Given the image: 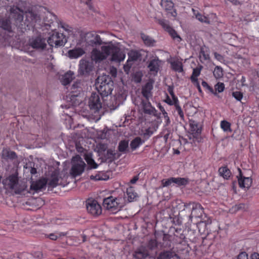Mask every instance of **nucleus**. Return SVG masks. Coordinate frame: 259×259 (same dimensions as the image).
<instances>
[{"mask_svg": "<svg viewBox=\"0 0 259 259\" xmlns=\"http://www.w3.org/2000/svg\"><path fill=\"white\" fill-rule=\"evenodd\" d=\"M231 124L226 121L223 120L221 122V127L225 132H231Z\"/></svg>", "mask_w": 259, "mask_h": 259, "instance_id": "nucleus-42", "label": "nucleus"}, {"mask_svg": "<svg viewBox=\"0 0 259 259\" xmlns=\"http://www.w3.org/2000/svg\"><path fill=\"white\" fill-rule=\"evenodd\" d=\"M159 109L162 112V113L164 116V119L166 121V124L168 125L170 123V119L168 116L167 113H166V112L165 111V110H164V109L163 107H162L161 106H159Z\"/></svg>", "mask_w": 259, "mask_h": 259, "instance_id": "nucleus-49", "label": "nucleus"}, {"mask_svg": "<svg viewBox=\"0 0 259 259\" xmlns=\"http://www.w3.org/2000/svg\"><path fill=\"white\" fill-rule=\"evenodd\" d=\"M174 257H176L178 259L179 258V256L175 251L171 250H164L159 253L156 259H171Z\"/></svg>", "mask_w": 259, "mask_h": 259, "instance_id": "nucleus-21", "label": "nucleus"}, {"mask_svg": "<svg viewBox=\"0 0 259 259\" xmlns=\"http://www.w3.org/2000/svg\"><path fill=\"white\" fill-rule=\"evenodd\" d=\"M47 180L49 188H54L58 185H63V179L57 170H55L51 174Z\"/></svg>", "mask_w": 259, "mask_h": 259, "instance_id": "nucleus-11", "label": "nucleus"}, {"mask_svg": "<svg viewBox=\"0 0 259 259\" xmlns=\"http://www.w3.org/2000/svg\"><path fill=\"white\" fill-rule=\"evenodd\" d=\"M70 175L74 177L80 176L84 171L86 164L79 155H76L71 159Z\"/></svg>", "mask_w": 259, "mask_h": 259, "instance_id": "nucleus-5", "label": "nucleus"}, {"mask_svg": "<svg viewBox=\"0 0 259 259\" xmlns=\"http://www.w3.org/2000/svg\"><path fill=\"white\" fill-rule=\"evenodd\" d=\"M47 182L46 179H40L38 181L33 182L31 183L30 188L36 191L41 190L46 185Z\"/></svg>", "mask_w": 259, "mask_h": 259, "instance_id": "nucleus-22", "label": "nucleus"}, {"mask_svg": "<svg viewBox=\"0 0 259 259\" xmlns=\"http://www.w3.org/2000/svg\"><path fill=\"white\" fill-rule=\"evenodd\" d=\"M132 65V63L130 62V63H128V61H127L126 64H125L124 65L123 68H124V71L126 72L128 71L130 69Z\"/></svg>", "mask_w": 259, "mask_h": 259, "instance_id": "nucleus-59", "label": "nucleus"}, {"mask_svg": "<svg viewBox=\"0 0 259 259\" xmlns=\"http://www.w3.org/2000/svg\"><path fill=\"white\" fill-rule=\"evenodd\" d=\"M174 184L178 186H185L188 183V179L184 178H173Z\"/></svg>", "mask_w": 259, "mask_h": 259, "instance_id": "nucleus-37", "label": "nucleus"}, {"mask_svg": "<svg viewBox=\"0 0 259 259\" xmlns=\"http://www.w3.org/2000/svg\"><path fill=\"white\" fill-rule=\"evenodd\" d=\"M149 255V251L147 248L144 246L138 248L133 255L134 259H146Z\"/></svg>", "mask_w": 259, "mask_h": 259, "instance_id": "nucleus-17", "label": "nucleus"}, {"mask_svg": "<svg viewBox=\"0 0 259 259\" xmlns=\"http://www.w3.org/2000/svg\"><path fill=\"white\" fill-rule=\"evenodd\" d=\"M119 200V198L110 196L104 199L103 206L106 209L111 211L113 213H115L120 210L121 207L120 205V202Z\"/></svg>", "mask_w": 259, "mask_h": 259, "instance_id": "nucleus-7", "label": "nucleus"}, {"mask_svg": "<svg viewBox=\"0 0 259 259\" xmlns=\"http://www.w3.org/2000/svg\"><path fill=\"white\" fill-rule=\"evenodd\" d=\"M42 16L43 17L44 24L49 27L53 25L54 23L56 20V16L49 12L45 13L43 15H41V17Z\"/></svg>", "mask_w": 259, "mask_h": 259, "instance_id": "nucleus-20", "label": "nucleus"}, {"mask_svg": "<svg viewBox=\"0 0 259 259\" xmlns=\"http://www.w3.org/2000/svg\"><path fill=\"white\" fill-rule=\"evenodd\" d=\"M166 102L169 105H174V101L173 100L172 101L171 100L169 97H167V98L166 99Z\"/></svg>", "mask_w": 259, "mask_h": 259, "instance_id": "nucleus-63", "label": "nucleus"}, {"mask_svg": "<svg viewBox=\"0 0 259 259\" xmlns=\"http://www.w3.org/2000/svg\"><path fill=\"white\" fill-rule=\"evenodd\" d=\"M16 157V153L13 151L4 150L2 152V158L5 159H13Z\"/></svg>", "mask_w": 259, "mask_h": 259, "instance_id": "nucleus-35", "label": "nucleus"}, {"mask_svg": "<svg viewBox=\"0 0 259 259\" xmlns=\"http://www.w3.org/2000/svg\"><path fill=\"white\" fill-rule=\"evenodd\" d=\"M102 102L99 93H93L89 101V106L91 110L95 113L102 108Z\"/></svg>", "mask_w": 259, "mask_h": 259, "instance_id": "nucleus-13", "label": "nucleus"}, {"mask_svg": "<svg viewBox=\"0 0 259 259\" xmlns=\"http://www.w3.org/2000/svg\"><path fill=\"white\" fill-rule=\"evenodd\" d=\"M108 50L109 56L111 55V61L120 62L125 59V54L121 50L118 43L108 42Z\"/></svg>", "mask_w": 259, "mask_h": 259, "instance_id": "nucleus-4", "label": "nucleus"}, {"mask_svg": "<svg viewBox=\"0 0 259 259\" xmlns=\"http://www.w3.org/2000/svg\"><path fill=\"white\" fill-rule=\"evenodd\" d=\"M48 237L52 240H56L59 238V236L57 235V234L51 233L48 236Z\"/></svg>", "mask_w": 259, "mask_h": 259, "instance_id": "nucleus-58", "label": "nucleus"}, {"mask_svg": "<svg viewBox=\"0 0 259 259\" xmlns=\"http://www.w3.org/2000/svg\"><path fill=\"white\" fill-rule=\"evenodd\" d=\"M211 224V221L209 220L200 221L197 224L198 229L200 234H208L207 225Z\"/></svg>", "mask_w": 259, "mask_h": 259, "instance_id": "nucleus-25", "label": "nucleus"}, {"mask_svg": "<svg viewBox=\"0 0 259 259\" xmlns=\"http://www.w3.org/2000/svg\"><path fill=\"white\" fill-rule=\"evenodd\" d=\"M90 179L91 180H105L108 179V178H103V177L101 176L100 174H98V175H96V176L91 175L90 176Z\"/></svg>", "mask_w": 259, "mask_h": 259, "instance_id": "nucleus-54", "label": "nucleus"}, {"mask_svg": "<svg viewBox=\"0 0 259 259\" xmlns=\"http://www.w3.org/2000/svg\"><path fill=\"white\" fill-rule=\"evenodd\" d=\"M219 172L220 175L225 179H228L231 175L230 170L227 166L220 167Z\"/></svg>", "mask_w": 259, "mask_h": 259, "instance_id": "nucleus-31", "label": "nucleus"}, {"mask_svg": "<svg viewBox=\"0 0 259 259\" xmlns=\"http://www.w3.org/2000/svg\"><path fill=\"white\" fill-rule=\"evenodd\" d=\"M244 208V204H238V205H236L235 206H234V209L235 210H240V209H243Z\"/></svg>", "mask_w": 259, "mask_h": 259, "instance_id": "nucleus-60", "label": "nucleus"}, {"mask_svg": "<svg viewBox=\"0 0 259 259\" xmlns=\"http://www.w3.org/2000/svg\"><path fill=\"white\" fill-rule=\"evenodd\" d=\"M158 23L165 30L169 33V35L174 39H177L178 42L181 41L182 39L181 37L177 34V32L170 27L168 21L165 20H158Z\"/></svg>", "mask_w": 259, "mask_h": 259, "instance_id": "nucleus-14", "label": "nucleus"}, {"mask_svg": "<svg viewBox=\"0 0 259 259\" xmlns=\"http://www.w3.org/2000/svg\"><path fill=\"white\" fill-rule=\"evenodd\" d=\"M160 61L158 58H154L150 61L148 68L151 72L157 73L159 69Z\"/></svg>", "mask_w": 259, "mask_h": 259, "instance_id": "nucleus-23", "label": "nucleus"}, {"mask_svg": "<svg viewBox=\"0 0 259 259\" xmlns=\"http://www.w3.org/2000/svg\"><path fill=\"white\" fill-rule=\"evenodd\" d=\"M152 85L149 82H147L142 88V94L146 99L149 100V98L152 96Z\"/></svg>", "mask_w": 259, "mask_h": 259, "instance_id": "nucleus-26", "label": "nucleus"}, {"mask_svg": "<svg viewBox=\"0 0 259 259\" xmlns=\"http://www.w3.org/2000/svg\"><path fill=\"white\" fill-rule=\"evenodd\" d=\"M5 189L13 190L16 193H20L24 191L26 185L24 182L19 181L16 175H11L3 181Z\"/></svg>", "mask_w": 259, "mask_h": 259, "instance_id": "nucleus-3", "label": "nucleus"}, {"mask_svg": "<svg viewBox=\"0 0 259 259\" xmlns=\"http://www.w3.org/2000/svg\"><path fill=\"white\" fill-rule=\"evenodd\" d=\"M251 259H259V254L254 253L251 255Z\"/></svg>", "mask_w": 259, "mask_h": 259, "instance_id": "nucleus-62", "label": "nucleus"}, {"mask_svg": "<svg viewBox=\"0 0 259 259\" xmlns=\"http://www.w3.org/2000/svg\"><path fill=\"white\" fill-rule=\"evenodd\" d=\"M193 12V14L195 15V18L198 20L200 22L206 23H209V21L208 18L205 17V16L202 15L201 14L199 13L197 11L194 9H192Z\"/></svg>", "mask_w": 259, "mask_h": 259, "instance_id": "nucleus-33", "label": "nucleus"}, {"mask_svg": "<svg viewBox=\"0 0 259 259\" xmlns=\"http://www.w3.org/2000/svg\"><path fill=\"white\" fill-rule=\"evenodd\" d=\"M174 104L176 107V109L177 111L178 112V114L180 116L182 120H184V113H183L180 106L179 105V101L175 102Z\"/></svg>", "mask_w": 259, "mask_h": 259, "instance_id": "nucleus-45", "label": "nucleus"}, {"mask_svg": "<svg viewBox=\"0 0 259 259\" xmlns=\"http://www.w3.org/2000/svg\"><path fill=\"white\" fill-rule=\"evenodd\" d=\"M191 130L193 132H195L196 133L199 134L201 133V129L200 126L198 125V123L195 121H191L190 123Z\"/></svg>", "mask_w": 259, "mask_h": 259, "instance_id": "nucleus-41", "label": "nucleus"}, {"mask_svg": "<svg viewBox=\"0 0 259 259\" xmlns=\"http://www.w3.org/2000/svg\"><path fill=\"white\" fill-rule=\"evenodd\" d=\"M29 45L33 49L44 50L46 47L45 39L40 37L32 38L29 41Z\"/></svg>", "mask_w": 259, "mask_h": 259, "instance_id": "nucleus-16", "label": "nucleus"}, {"mask_svg": "<svg viewBox=\"0 0 259 259\" xmlns=\"http://www.w3.org/2000/svg\"><path fill=\"white\" fill-rule=\"evenodd\" d=\"M109 56L108 42H105L101 47V50L95 48L91 52L92 60L96 63H100Z\"/></svg>", "mask_w": 259, "mask_h": 259, "instance_id": "nucleus-6", "label": "nucleus"}, {"mask_svg": "<svg viewBox=\"0 0 259 259\" xmlns=\"http://www.w3.org/2000/svg\"><path fill=\"white\" fill-rule=\"evenodd\" d=\"M73 92H80L82 90L81 87V82H76L75 83L73 84L72 85V88Z\"/></svg>", "mask_w": 259, "mask_h": 259, "instance_id": "nucleus-46", "label": "nucleus"}, {"mask_svg": "<svg viewBox=\"0 0 259 259\" xmlns=\"http://www.w3.org/2000/svg\"><path fill=\"white\" fill-rule=\"evenodd\" d=\"M126 193L130 202L133 201L137 197V193L134 192L132 188L127 189Z\"/></svg>", "mask_w": 259, "mask_h": 259, "instance_id": "nucleus-40", "label": "nucleus"}, {"mask_svg": "<svg viewBox=\"0 0 259 259\" xmlns=\"http://www.w3.org/2000/svg\"><path fill=\"white\" fill-rule=\"evenodd\" d=\"M213 73L216 78H220L223 75V70L222 68L219 66L215 67Z\"/></svg>", "mask_w": 259, "mask_h": 259, "instance_id": "nucleus-43", "label": "nucleus"}, {"mask_svg": "<svg viewBox=\"0 0 259 259\" xmlns=\"http://www.w3.org/2000/svg\"><path fill=\"white\" fill-rule=\"evenodd\" d=\"M184 206L185 207L184 210L185 209H188L189 210L191 211V213L189 215L190 220H192L194 217H202L203 209L200 204L194 202H190L188 203H184Z\"/></svg>", "mask_w": 259, "mask_h": 259, "instance_id": "nucleus-8", "label": "nucleus"}, {"mask_svg": "<svg viewBox=\"0 0 259 259\" xmlns=\"http://www.w3.org/2000/svg\"><path fill=\"white\" fill-rule=\"evenodd\" d=\"M141 38L147 46H153L155 43V40L153 39L143 33L141 34Z\"/></svg>", "mask_w": 259, "mask_h": 259, "instance_id": "nucleus-36", "label": "nucleus"}, {"mask_svg": "<svg viewBox=\"0 0 259 259\" xmlns=\"http://www.w3.org/2000/svg\"><path fill=\"white\" fill-rule=\"evenodd\" d=\"M128 63L137 61L141 57V54L137 51L131 50L128 53Z\"/></svg>", "mask_w": 259, "mask_h": 259, "instance_id": "nucleus-29", "label": "nucleus"}, {"mask_svg": "<svg viewBox=\"0 0 259 259\" xmlns=\"http://www.w3.org/2000/svg\"><path fill=\"white\" fill-rule=\"evenodd\" d=\"M148 247L151 249L152 250L155 247H157V242L155 240H150L148 244Z\"/></svg>", "mask_w": 259, "mask_h": 259, "instance_id": "nucleus-52", "label": "nucleus"}, {"mask_svg": "<svg viewBox=\"0 0 259 259\" xmlns=\"http://www.w3.org/2000/svg\"><path fill=\"white\" fill-rule=\"evenodd\" d=\"M142 74L140 72H137L135 74V81L137 82H140L141 81Z\"/></svg>", "mask_w": 259, "mask_h": 259, "instance_id": "nucleus-57", "label": "nucleus"}, {"mask_svg": "<svg viewBox=\"0 0 259 259\" xmlns=\"http://www.w3.org/2000/svg\"><path fill=\"white\" fill-rule=\"evenodd\" d=\"M84 159L89 165V169H95L98 167V164L93 159L91 154H85Z\"/></svg>", "mask_w": 259, "mask_h": 259, "instance_id": "nucleus-28", "label": "nucleus"}, {"mask_svg": "<svg viewBox=\"0 0 259 259\" xmlns=\"http://www.w3.org/2000/svg\"><path fill=\"white\" fill-rule=\"evenodd\" d=\"M202 68V67L200 66L199 67L193 69V73L191 76V79L193 82H197V77L200 75Z\"/></svg>", "mask_w": 259, "mask_h": 259, "instance_id": "nucleus-34", "label": "nucleus"}, {"mask_svg": "<svg viewBox=\"0 0 259 259\" xmlns=\"http://www.w3.org/2000/svg\"><path fill=\"white\" fill-rule=\"evenodd\" d=\"M236 58L238 59H240L242 61V62L243 63L244 62H245L246 63L247 62V60L243 59L240 55H236Z\"/></svg>", "mask_w": 259, "mask_h": 259, "instance_id": "nucleus-64", "label": "nucleus"}, {"mask_svg": "<svg viewBox=\"0 0 259 259\" xmlns=\"http://www.w3.org/2000/svg\"><path fill=\"white\" fill-rule=\"evenodd\" d=\"M160 4L161 7L167 11L172 10L174 8V4L170 0H161Z\"/></svg>", "mask_w": 259, "mask_h": 259, "instance_id": "nucleus-32", "label": "nucleus"}, {"mask_svg": "<svg viewBox=\"0 0 259 259\" xmlns=\"http://www.w3.org/2000/svg\"><path fill=\"white\" fill-rule=\"evenodd\" d=\"M168 92L169 93V94L171 95L172 100L174 101V103L179 101L178 98L175 95L172 87H170V86L168 87Z\"/></svg>", "mask_w": 259, "mask_h": 259, "instance_id": "nucleus-51", "label": "nucleus"}, {"mask_svg": "<svg viewBox=\"0 0 259 259\" xmlns=\"http://www.w3.org/2000/svg\"><path fill=\"white\" fill-rule=\"evenodd\" d=\"M48 42L51 47H61L66 42V39L62 33L53 32L48 38Z\"/></svg>", "mask_w": 259, "mask_h": 259, "instance_id": "nucleus-9", "label": "nucleus"}, {"mask_svg": "<svg viewBox=\"0 0 259 259\" xmlns=\"http://www.w3.org/2000/svg\"><path fill=\"white\" fill-rule=\"evenodd\" d=\"M215 91H218L219 93L223 92L225 89V85L222 82H218L214 86Z\"/></svg>", "mask_w": 259, "mask_h": 259, "instance_id": "nucleus-48", "label": "nucleus"}, {"mask_svg": "<svg viewBox=\"0 0 259 259\" xmlns=\"http://www.w3.org/2000/svg\"><path fill=\"white\" fill-rule=\"evenodd\" d=\"M141 109L144 113L149 115H155L156 112L154 107H152L149 100L142 99L141 103Z\"/></svg>", "mask_w": 259, "mask_h": 259, "instance_id": "nucleus-19", "label": "nucleus"}, {"mask_svg": "<svg viewBox=\"0 0 259 259\" xmlns=\"http://www.w3.org/2000/svg\"><path fill=\"white\" fill-rule=\"evenodd\" d=\"M142 144V139L140 137H136L132 140L130 144V146L133 150L136 149L140 145Z\"/></svg>", "mask_w": 259, "mask_h": 259, "instance_id": "nucleus-38", "label": "nucleus"}, {"mask_svg": "<svg viewBox=\"0 0 259 259\" xmlns=\"http://www.w3.org/2000/svg\"><path fill=\"white\" fill-rule=\"evenodd\" d=\"M232 95L237 100L239 101H241L243 97L242 93L239 91L233 92Z\"/></svg>", "mask_w": 259, "mask_h": 259, "instance_id": "nucleus-50", "label": "nucleus"}, {"mask_svg": "<svg viewBox=\"0 0 259 259\" xmlns=\"http://www.w3.org/2000/svg\"><path fill=\"white\" fill-rule=\"evenodd\" d=\"M237 259H248V255L245 252H242L239 254Z\"/></svg>", "mask_w": 259, "mask_h": 259, "instance_id": "nucleus-56", "label": "nucleus"}, {"mask_svg": "<svg viewBox=\"0 0 259 259\" xmlns=\"http://www.w3.org/2000/svg\"><path fill=\"white\" fill-rule=\"evenodd\" d=\"M68 53L69 57L70 58L76 59L83 55L85 53V52L82 49L78 48L70 50Z\"/></svg>", "mask_w": 259, "mask_h": 259, "instance_id": "nucleus-24", "label": "nucleus"}, {"mask_svg": "<svg viewBox=\"0 0 259 259\" xmlns=\"http://www.w3.org/2000/svg\"><path fill=\"white\" fill-rule=\"evenodd\" d=\"M74 78V73L71 71L67 72L61 78V82L64 85L69 84Z\"/></svg>", "mask_w": 259, "mask_h": 259, "instance_id": "nucleus-27", "label": "nucleus"}, {"mask_svg": "<svg viewBox=\"0 0 259 259\" xmlns=\"http://www.w3.org/2000/svg\"><path fill=\"white\" fill-rule=\"evenodd\" d=\"M214 56L217 60L221 62H224L225 61L224 57L217 52L214 53Z\"/></svg>", "mask_w": 259, "mask_h": 259, "instance_id": "nucleus-55", "label": "nucleus"}, {"mask_svg": "<svg viewBox=\"0 0 259 259\" xmlns=\"http://www.w3.org/2000/svg\"><path fill=\"white\" fill-rule=\"evenodd\" d=\"M138 176H135L134 177L131 181H130V182L132 184H135L136 183V182L138 180Z\"/></svg>", "mask_w": 259, "mask_h": 259, "instance_id": "nucleus-61", "label": "nucleus"}, {"mask_svg": "<svg viewBox=\"0 0 259 259\" xmlns=\"http://www.w3.org/2000/svg\"><path fill=\"white\" fill-rule=\"evenodd\" d=\"M3 6L10 7V17L15 24L19 27L33 25L41 22V14L33 11H25L24 3L20 0H0Z\"/></svg>", "mask_w": 259, "mask_h": 259, "instance_id": "nucleus-1", "label": "nucleus"}, {"mask_svg": "<svg viewBox=\"0 0 259 259\" xmlns=\"http://www.w3.org/2000/svg\"><path fill=\"white\" fill-rule=\"evenodd\" d=\"M93 68L92 63L85 60L80 61L78 73L81 75H88Z\"/></svg>", "mask_w": 259, "mask_h": 259, "instance_id": "nucleus-15", "label": "nucleus"}, {"mask_svg": "<svg viewBox=\"0 0 259 259\" xmlns=\"http://www.w3.org/2000/svg\"><path fill=\"white\" fill-rule=\"evenodd\" d=\"M172 183H174L173 178H170L168 179H163L161 181L162 187H168Z\"/></svg>", "mask_w": 259, "mask_h": 259, "instance_id": "nucleus-47", "label": "nucleus"}, {"mask_svg": "<svg viewBox=\"0 0 259 259\" xmlns=\"http://www.w3.org/2000/svg\"><path fill=\"white\" fill-rule=\"evenodd\" d=\"M0 27L10 31L11 28L10 20L7 18L0 17Z\"/></svg>", "mask_w": 259, "mask_h": 259, "instance_id": "nucleus-30", "label": "nucleus"}, {"mask_svg": "<svg viewBox=\"0 0 259 259\" xmlns=\"http://www.w3.org/2000/svg\"><path fill=\"white\" fill-rule=\"evenodd\" d=\"M96 88L102 96H107L113 89V82L109 75L103 74L97 78Z\"/></svg>", "mask_w": 259, "mask_h": 259, "instance_id": "nucleus-2", "label": "nucleus"}, {"mask_svg": "<svg viewBox=\"0 0 259 259\" xmlns=\"http://www.w3.org/2000/svg\"><path fill=\"white\" fill-rule=\"evenodd\" d=\"M172 68L175 71L179 72H181L183 71L182 65L181 62H174L171 64Z\"/></svg>", "mask_w": 259, "mask_h": 259, "instance_id": "nucleus-44", "label": "nucleus"}, {"mask_svg": "<svg viewBox=\"0 0 259 259\" xmlns=\"http://www.w3.org/2000/svg\"><path fill=\"white\" fill-rule=\"evenodd\" d=\"M82 38L88 45L91 46L101 45L105 43L102 41L100 35L93 31L85 33Z\"/></svg>", "mask_w": 259, "mask_h": 259, "instance_id": "nucleus-10", "label": "nucleus"}, {"mask_svg": "<svg viewBox=\"0 0 259 259\" xmlns=\"http://www.w3.org/2000/svg\"><path fill=\"white\" fill-rule=\"evenodd\" d=\"M128 142L124 140L119 142L118 149V150L121 152H125L128 148Z\"/></svg>", "mask_w": 259, "mask_h": 259, "instance_id": "nucleus-39", "label": "nucleus"}, {"mask_svg": "<svg viewBox=\"0 0 259 259\" xmlns=\"http://www.w3.org/2000/svg\"><path fill=\"white\" fill-rule=\"evenodd\" d=\"M85 205L88 212L91 214L97 216L101 214V207L96 200L88 199Z\"/></svg>", "mask_w": 259, "mask_h": 259, "instance_id": "nucleus-12", "label": "nucleus"}, {"mask_svg": "<svg viewBox=\"0 0 259 259\" xmlns=\"http://www.w3.org/2000/svg\"><path fill=\"white\" fill-rule=\"evenodd\" d=\"M202 85L206 88V89H207L209 92H210L211 93L214 94V95H217V93L216 92H214L213 89L210 87L206 82L204 81H203L202 82Z\"/></svg>", "mask_w": 259, "mask_h": 259, "instance_id": "nucleus-53", "label": "nucleus"}, {"mask_svg": "<svg viewBox=\"0 0 259 259\" xmlns=\"http://www.w3.org/2000/svg\"><path fill=\"white\" fill-rule=\"evenodd\" d=\"M238 170L239 172V176H237V178L240 187L249 188L252 184L251 179L249 177L243 176L240 168H238Z\"/></svg>", "mask_w": 259, "mask_h": 259, "instance_id": "nucleus-18", "label": "nucleus"}]
</instances>
